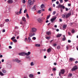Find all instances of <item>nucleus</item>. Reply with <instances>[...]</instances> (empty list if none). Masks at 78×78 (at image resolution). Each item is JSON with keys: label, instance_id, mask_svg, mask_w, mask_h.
Masks as SVG:
<instances>
[{"label": "nucleus", "instance_id": "obj_17", "mask_svg": "<svg viewBox=\"0 0 78 78\" xmlns=\"http://www.w3.org/2000/svg\"><path fill=\"white\" fill-rule=\"evenodd\" d=\"M48 53H50V52H51V48H49L47 50Z\"/></svg>", "mask_w": 78, "mask_h": 78}, {"label": "nucleus", "instance_id": "obj_20", "mask_svg": "<svg viewBox=\"0 0 78 78\" xmlns=\"http://www.w3.org/2000/svg\"><path fill=\"white\" fill-rule=\"evenodd\" d=\"M46 34L48 35H50V34H51V33H50V32H46Z\"/></svg>", "mask_w": 78, "mask_h": 78}, {"label": "nucleus", "instance_id": "obj_19", "mask_svg": "<svg viewBox=\"0 0 78 78\" xmlns=\"http://www.w3.org/2000/svg\"><path fill=\"white\" fill-rule=\"evenodd\" d=\"M41 8H44V7H45V5H44L43 4H42L41 5Z\"/></svg>", "mask_w": 78, "mask_h": 78}, {"label": "nucleus", "instance_id": "obj_41", "mask_svg": "<svg viewBox=\"0 0 78 78\" xmlns=\"http://www.w3.org/2000/svg\"><path fill=\"white\" fill-rule=\"evenodd\" d=\"M59 20L60 22L62 21V20L61 19H59Z\"/></svg>", "mask_w": 78, "mask_h": 78}, {"label": "nucleus", "instance_id": "obj_35", "mask_svg": "<svg viewBox=\"0 0 78 78\" xmlns=\"http://www.w3.org/2000/svg\"><path fill=\"white\" fill-rule=\"evenodd\" d=\"M30 65L31 66H33L34 65V63H33V62H31L30 63Z\"/></svg>", "mask_w": 78, "mask_h": 78}, {"label": "nucleus", "instance_id": "obj_33", "mask_svg": "<svg viewBox=\"0 0 78 78\" xmlns=\"http://www.w3.org/2000/svg\"><path fill=\"white\" fill-rule=\"evenodd\" d=\"M55 14H56V12L55 11H54L53 12V13H52L53 15H55Z\"/></svg>", "mask_w": 78, "mask_h": 78}, {"label": "nucleus", "instance_id": "obj_46", "mask_svg": "<svg viewBox=\"0 0 78 78\" xmlns=\"http://www.w3.org/2000/svg\"><path fill=\"white\" fill-rule=\"evenodd\" d=\"M25 2H26L25 0H23V3H25Z\"/></svg>", "mask_w": 78, "mask_h": 78}, {"label": "nucleus", "instance_id": "obj_21", "mask_svg": "<svg viewBox=\"0 0 78 78\" xmlns=\"http://www.w3.org/2000/svg\"><path fill=\"white\" fill-rule=\"evenodd\" d=\"M66 27H67V25H64L63 26V29H66Z\"/></svg>", "mask_w": 78, "mask_h": 78}, {"label": "nucleus", "instance_id": "obj_44", "mask_svg": "<svg viewBox=\"0 0 78 78\" xmlns=\"http://www.w3.org/2000/svg\"><path fill=\"white\" fill-rule=\"evenodd\" d=\"M27 37L25 38V39L24 40V41H27Z\"/></svg>", "mask_w": 78, "mask_h": 78}, {"label": "nucleus", "instance_id": "obj_2", "mask_svg": "<svg viewBox=\"0 0 78 78\" xmlns=\"http://www.w3.org/2000/svg\"><path fill=\"white\" fill-rule=\"evenodd\" d=\"M65 69H61V72L59 73V75L60 76H61V74H62V75H63V74H64V73H65Z\"/></svg>", "mask_w": 78, "mask_h": 78}, {"label": "nucleus", "instance_id": "obj_28", "mask_svg": "<svg viewBox=\"0 0 78 78\" xmlns=\"http://www.w3.org/2000/svg\"><path fill=\"white\" fill-rule=\"evenodd\" d=\"M41 10H38V13H39V14H41Z\"/></svg>", "mask_w": 78, "mask_h": 78}, {"label": "nucleus", "instance_id": "obj_5", "mask_svg": "<svg viewBox=\"0 0 78 78\" xmlns=\"http://www.w3.org/2000/svg\"><path fill=\"white\" fill-rule=\"evenodd\" d=\"M77 69H78V67H77V66H75L71 69V70L72 71H75V70H77Z\"/></svg>", "mask_w": 78, "mask_h": 78}, {"label": "nucleus", "instance_id": "obj_37", "mask_svg": "<svg viewBox=\"0 0 78 78\" xmlns=\"http://www.w3.org/2000/svg\"><path fill=\"white\" fill-rule=\"evenodd\" d=\"M72 33H75V30H73L72 31Z\"/></svg>", "mask_w": 78, "mask_h": 78}, {"label": "nucleus", "instance_id": "obj_11", "mask_svg": "<svg viewBox=\"0 0 78 78\" xmlns=\"http://www.w3.org/2000/svg\"><path fill=\"white\" fill-rule=\"evenodd\" d=\"M55 20H56V17H54L51 19V21L52 23H53Z\"/></svg>", "mask_w": 78, "mask_h": 78}, {"label": "nucleus", "instance_id": "obj_24", "mask_svg": "<svg viewBox=\"0 0 78 78\" xmlns=\"http://www.w3.org/2000/svg\"><path fill=\"white\" fill-rule=\"evenodd\" d=\"M13 42H14V43H16V42H17V40H16V39H14L12 40Z\"/></svg>", "mask_w": 78, "mask_h": 78}, {"label": "nucleus", "instance_id": "obj_15", "mask_svg": "<svg viewBox=\"0 0 78 78\" xmlns=\"http://www.w3.org/2000/svg\"><path fill=\"white\" fill-rule=\"evenodd\" d=\"M69 60H70V61H75V59L74 58H69Z\"/></svg>", "mask_w": 78, "mask_h": 78}, {"label": "nucleus", "instance_id": "obj_57", "mask_svg": "<svg viewBox=\"0 0 78 78\" xmlns=\"http://www.w3.org/2000/svg\"><path fill=\"white\" fill-rule=\"evenodd\" d=\"M35 2V0H33L32 2L33 3H34V2Z\"/></svg>", "mask_w": 78, "mask_h": 78}, {"label": "nucleus", "instance_id": "obj_43", "mask_svg": "<svg viewBox=\"0 0 78 78\" xmlns=\"http://www.w3.org/2000/svg\"><path fill=\"white\" fill-rule=\"evenodd\" d=\"M26 16L27 18H28V17H29V16H28V14H26Z\"/></svg>", "mask_w": 78, "mask_h": 78}, {"label": "nucleus", "instance_id": "obj_52", "mask_svg": "<svg viewBox=\"0 0 78 78\" xmlns=\"http://www.w3.org/2000/svg\"><path fill=\"white\" fill-rule=\"evenodd\" d=\"M54 64L55 66H56V65H57V63H56V62H55V63H54Z\"/></svg>", "mask_w": 78, "mask_h": 78}, {"label": "nucleus", "instance_id": "obj_7", "mask_svg": "<svg viewBox=\"0 0 78 78\" xmlns=\"http://www.w3.org/2000/svg\"><path fill=\"white\" fill-rule=\"evenodd\" d=\"M71 16V13H68L66 15V19H67L69 18L70 16Z\"/></svg>", "mask_w": 78, "mask_h": 78}, {"label": "nucleus", "instance_id": "obj_16", "mask_svg": "<svg viewBox=\"0 0 78 78\" xmlns=\"http://www.w3.org/2000/svg\"><path fill=\"white\" fill-rule=\"evenodd\" d=\"M22 19L23 21H24V22H26V19H25V17L23 16Z\"/></svg>", "mask_w": 78, "mask_h": 78}, {"label": "nucleus", "instance_id": "obj_34", "mask_svg": "<svg viewBox=\"0 0 78 78\" xmlns=\"http://www.w3.org/2000/svg\"><path fill=\"white\" fill-rule=\"evenodd\" d=\"M15 37H13L12 38H11V40H14V39H15Z\"/></svg>", "mask_w": 78, "mask_h": 78}, {"label": "nucleus", "instance_id": "obj_30", "mask_svg": "<svg viewBox=\"0 0 78 78\" xmlns=\"http://www.w3.org/2000/svg\"><path fill=\"white\" fill-rule=\"evenodd\" d=\"M2 72L3 73H6V70H2Z\"/></svg>", "mask_w": 78, "mask_h": 78}, {"label": "nucleus", "instance_id": "obj_40", "mask_svg": "<svg viewBox=\"0 0 78 78\" xmlns=\"http://www.w3.org/2000/svg\"><path fill=\"white\" fill-rule=\"evenodd\" d=\"M65 8V9H66V11H68L69 10V9H68V8Z\"/></svg>", "mask_w": 78, "mask_h": 78}, {"label": "nucleus", "instance_id": "obj_1", "mask_svg": "<svg viewBox=\"0 0 78 78\" xmlns=\"http://www.w3.org/2000/svg\"><path fill=\"white\" fill-rule=\"evenodd\" d=\"M30 54H31V52L30 51H29L28 53H25V52L20 53H19V55H20V56H25V55L29 56V55H30Z\"/></svg>", "mask_w": 78, "mask_h": 78}, {"label": "nucleus", "instance_id": "obj_56", "mask_svg": "<svg viewBox=\"0 0 78 78\" xmlns=\"http://www.w3.org/2000/svg\"><path fill=\"white\" fill-rule=\"evenodd\" d=\"M53 45L54 47H56V44H54Z\"/></svg>", "mask_w": 78, "mask_h": 78}, {"label": "nucleus", "instance_id": "obj_29", "mask_svg": "<svg viewBox=\"0 0 78 78\" xmlns=\"http://www.w3.org/2000/svg\"><path fill=\"white\" fill-rule=\"evenodd\" d=\"M30 78H32L33 76V75L31 74H30Z\"/></svg>", "mask_w": 78, "mask_h": 78}, {"label": "nucleus", "instance_id": "obj_8", "mask_svg": "<svg viewBox=\"0 0 78 78\" xmlns=\"http://www.w3.org/2000/svg\"><path fill=\"white\" fill-rule=\"evenodd\" d=\"M59 7L61 9V8H62V9H65V7L63 5H61L60 4H59Z\"/></svg>", "mask_w": 78, "mask_h": 78}, {"label": "nucleus", "instance_id": "obj_60", "mask_svg": "<svg viewBox=\"0 0 78 78\" xmlns=\"http://www.w3.org/2000/svg\"><path fill=\"white\" fill-rule=\"evenodd\" d=\"M49 22V21H48V20H47L46 21V23H48V22Z\"/></svg>", "mask_w": 78, "mask_h": 78}, {"label": "nucleus", "instance_id": "obj_32", "mask_svg": "<svg viewBox=\"0 0 78 78\" xmlns=\"http://www.w3.org/2000/svg\"><path fill=\"white\" fill-rule=\"evenodd\" d=\"M53 71H56V68H53L52 69Z\"/></svg>", "mask_w": 78, "mask_h": 78}, {"label": "nucleus", "instance_id": "obj_53", "mask_svg": "<svg viewBox=\"0 0 78 78\" xmlns=\"http://www.w3.org/2000/svg\"><path fill=\"white\" fill-rule=\"evenodd\" d=\"M68 42H69V43H70V42H71V41L70 40H69L68 41Z\"/></svg>", "mask_w": 78, "mask_h": 78}, {"label": "nucleus", "instance_id": "obj_42", "mask_svg": "<svg viewBox=\"0 0 78 78\" xmlns=\"http://www.w3.org/2000/svg\"><path fill=\"white\" fill-rule=\"evenodd\" d=\"M11 68V65H9V68L10 69V68Z\"/></svg>", "mask_w": 78, "mask_h": 78}, {"label": "nucleus", "instance_id": "obj_13", "mask_svg": "<svg viewBox=\"0 0 78 78\" xmlns=\"http://www.w3.org/2000/svg\"><path fill=\"white\" fill-rule=\"evenodd\" d=\"M14 61H15V62H18V63H19V62H20L21 61L20 60H19L17 58Z\"/></svg>", "mask_w": 78, "mask_h": 78}, {"label": "nucleus", "instance_id": "obj_39", "mask_svg": "<svg viewBox=\"0 0 78 78\" xmlns=\"http://www.w3.org/2000/svg\"><path fill=\"white\" fill-rule=\"evenodd\" d=\"M60 2L61 3H63V1H62V0H59Z\"/></svg>", "mask_w": 78, "mask_h": 78}, {"label": "nucleus", "instance_id": "obj_47", "mask_svg": "<svg viewBox=\"0 0 78 78\" xmlns=\"http://www.w3.org/2000/svg\"><path fill=\"white\" fill-rule=\"evenodd\" d=\"M61 36H62V34H59V37H61Z\"/></svg>", "mask_w": 78, "mask_h": 78}, {"label": "nucleus", "instance_id": "obj_12", "mask_svg": "<svg viewBox=\"0 0 78 78\" xmlns=\"http://www.w3.org/2000/svg\"><path fill=\"white\" fill-rule=\"evenodd\" d=\"M13 2V1H12V0H9L7 1V3L9 4H11V3H12Z\"/></svg>", "mask_w": 78, "mask_h": 78}, {"label": "nucleus", "instance_id": "obj_25", "mask_svg": "<svg viewBox=\"0 0 78 78\" xmlns=\"http://www.w3.org/2000/svg\"><path fill=\"white\" fill-rule=\"evenodd\" d=\"M5 22H9V20L8 19H6L5 20Z\"/></svg>", "mask_w": 78, "mask_h": 78}, {"label": "nucleus", "instance_id": "obj_59", "mask_svg": "<svg viewBox=\"0 0 78 78\" xmlns=\"http://www.w3.org/2000/svg\"><path fill=\"white\" fill-rule=\"evenodd\" d=\"M75 64H77L78 63V61H76L75 62Z\"/></svg>", "mask_w": 78, "mask_h": 78}, {"label": "nucleus", "instance_id": "obj_50", "mask_svg": "<svg viewBox=\"0 0 78 78\" xmlns=\"http://www.w3.org/2000/svg\"><path fill=\"white\" fill-rule=\"evenodd\" d=\"M26 11H27V9H26L24 10V13H26Z\"/></svg>", "mask_w": 78, "mask_h": 78}, {"label": "nucleus", "instance_id": "obj_64", "mask_svg": "<svg viewBox=\"0 0 78 78\" xmlns=\"http://www.w3.org/2000/svg\"><path fill=\"white\" fill-rule=\"evenodd\" d=\"M56 37H59V34H58L56 36Z\"/></svg>", "mask_w": 78, "mask_h": 78}, {"label": "nucleus", "instance_id": "obj_45", "mask_svg": "<svg viewBox=\"0 0 78 78\" xmlns=\"http://www.w3.org/2000/svg\"><path fill=\"white\" fill-rule=\"evenodd\" d=\"M45 11V9H43L41 10V11Z\"/></svg>", "mask_w": 78, "mask_h": 78}, {"label": "nucleus", "instance_id": "obj_6", "mask_svg": "<svg viewBox=\"0 0 78 78\" xmlns=\"http://www.w3.org/2000/svg\"><path fill=\"white\" fill-rule=\"evenodd\" d=\"M28 3H29V5H33L34 4V3L32 2L31 0H28Z\"/></svg>", "mask_w": 78, "mask_h": 78}, {"label": "nucleus", "instance_id": "obj_9", "mask_svg": "<svg viewBox=\"0 0 78 78\" xmlns=\"http://www.w3.org/2000/svg\"><path fill=\"white\" fill-rule=\"evenodd\" d=\"M22 9H20V11L19 12H18L16 13V14L17 15H19L20 14H22Z\"/></svg>", "mask_w": 78, "mask_h": 78}, {"label": "nucleus", "instance_id": "obj_38", "mask_svg": "<svg viewBox=\"0 0 78 78\" xmlns=\"http://www.w3.org/2000/svg\"><path fill=\"white\" fill-rule=\"evenodd\" d=\"M50 15H49V16H48L47 18V19H49V18H50Z\"/></svg>", "mask_w": 78, "mask_h": 78}, {"label": "nucleus", "instance_id": "obj_27", "mask_svg": "<svg viewBox=\"0 0 78 78\" xmlns=\"http://www.w3.org/2000/svg\"><path fill=\"white\" fill-rule=\"evenodd\" d=\"M66 39V37H63V38L62 39V41H64Z\"/></svg>", "mask_w": 78, "mask_h": 78}, {"label": "nucleus", "instance_id": "obj_61", "mask_svg": "<svg viewBox=\"0 0 78 78\" xmlns=\"http://www.w3.org/2000/svg\"><path fill=\"white\" fill-rule=\"evenodd\" d=\"M56 3L57 5H58V4H59V2H58V1L57 2H56Z\"/></svg>", "mask_w": 78, "mask_h": 78}, {"label": "nucleus", "instance_id": "obj_31", "mask_svg": "<svg viewBox=\"0 0 78 78\" xmlns=\"http://www.w3.org/2000/svg\"><path fill=\"white\" fill-rule=\"evenodd\" d=\"M32 39L33 40H36V38L35 37H32Z\"/></svg>", "mask_w": 78, "mask_h": 78}, {"label": "nucleus", "instance_id": "obj_55", "mask_svg": "<svg viewBox=\"0 0 78 78\" xmlns=\"http://www.w3.org/2000/svg\"><path fill=\"white\" fill-rule=\"evenodd\" d=\"M15 29H18L19 27H15Z\"/></svg>", "mask_w": 78, "mask_h": 78}, {"label": "nucleus", "instance_id": "obj_10", "mask_svg": "<svg viewBox=\"0 0 78 78\" xmlns=\"http://www.w3.org/2000/svg\"><path fill=\"white\" fill-rule=\"evenodd\" d=\"M30 41L32 42V40H31V38H30V37H28L27 39V42L30 43Z\"/></svg>", "mask_w": 78, "mask_h": 78}, {"label": "nucleus", "instance_id": "obj_62", "mask_svg": "<svg viewBox=\"0 0 78 78\" xmlns=\"http://www.w3.org/2000/svg\"><path fill=\"white\" fill-rule=\"evenodd\" d=\"M35 8H36V7L35 6V5L34 6L33 8V9H35Z\"/></svg>", "mask_w": 78, "mask_h": 78}, {"label": "nucleus", "instance_id": "obj_54", "mask_svg": "<svg viewBox=\"0 0 78 78\" xmlns=\"http://www.w3.org/2000/svg\"><path fill=\"white\" fill-rule=\"evenodd\" d=\"M5 29H4L3 30H2V32L3 33H5Z\"/></svg>", "mask_w": 78, "mask_h": 78}, {"label": "nucleus", "instance_id": "obj_48", "mask_svg": "<svg viewBox=\"0 0 78 78\" xmlns=\"http://www.w3.org/2000/svg\"><path fill=\"white\" fill-rule=\"evenodd\" d=\"M9 48H10V49L12 48V47H11V46H10L9 47Z\"/></svg>", "mask_w": 78, "mask_h": 78}, {"label": "nucleus", "instance_id": "obj_3", "mask_svg": "<svg viewBox=\"0 0 78 78\" xmlns=\"http://www.w3.org/2000/svg\"><path fill=\"white\" fill-rule=\"evenodd\" d=\"M37 31V29H36V28L34 27L32 28L30 30L31 32H32V33H36Z\"/></svg>", "mask_w": 78, "mask_h": 78}, {"label": "nucleus", "instance_id": "obj_18", "mask_svg": "<svg viewBox=\"0 0 78 78\" xmlns=\"http://www.w3.org/2000/svg\"><path fill=\"white\" fill-rule=\"evenodd\" d=\"M68 77H72V74L69 73L68 76Z\"/></svg>", "mask_w": 78, "mask_h": 78}, {"label": "nucleus", "instance_id": "obj_51", "mask_svg": "<svg viewBox=\"0 0 78 78\" xmlns=\"http://www.w3.org/2000/svg\"><path fill=\"white\" fill-rule=\"evenodd\" d=\"M10 44V45H12L13 44V42H11Z\"/></svg>", "mask_w": 78, "mask_h": 78}, {"label": "nucleus", "instance_id": "obj_22", "mask_svg": "<svg viewBox=\"0 0 78 78\" xmlns=\"http://www.w3.org/2000/svg\"><path fill=\"white\" fill-rule=\"evenodd\" d=\"M62 18H63V19L65 18H66V15L64 14H63L62 15Z\"/></svg>", "mask_w": 78, "mask_h": 78}, {"label": "nucleus", "instance_id": "obj_58", "mask_svg": "<svg viewBox=\"0 0 78 78\" xmlns=\"http://www.w3.org/2000/svg\"><path fill=\"white\" fill-rule=\"evenodd\" d=\"M68 5L69 6H71V4H69Z\"/></svg>", "mask_w": 78, "mask_h": 78}, {"label": "nucleus", "instance_id": "obj_36", "mask_svg": "<svg viewBox=\"0 0 78 78\" xmlns=\"http://www.w3.org/2000/svg\"><path fill=\"white\" fill-rule=\"evenodd\" d=\"M26 58L27 59H30V56H27L26 57Z\"/></svg>", "mask_w": 78, "mask_h": 78}, {"label": "nucleus", "instance_id": "obj_23", "mask_svg": "<svg viewBox=\"0 0 78 78\" xmlns=\"http://www.w3.org/2000/svg\"><path fill=\"white\" fill-rule=\"evenodd\" d=\"M36 47H41L40 44H35Z\"/></svg>", "mask_w": 78, "mask_h": 78}, {"label": "nucleus", "instance_id": "obj_14", "mask_svg": "<svg viewBox=\"0 0 78 78\" xmlns=\"http://www.w3.org/2000/svg\"><path fill=\"white\" fill-rule=\"evenodd\" d=\"M38 21V22L41 23L42 22V18H39V19H37Z\"/></svg>", "mask_w": 78, "mask_h": 78}, {"label": "nucleus", "instance_id": "obj_63", "mask_svg": "<svg viewBox=\"0 0 78 78\" xmlns=\"http://www.w3.org/2000/svg\"><path fill=\"white\" fill-rule=\"evenodd\" d=\"M49 9L50 11H51V8H50Z\"/></svg>", "mask_w": 78, "mask_h": 78}, {"label": "nucleus", "instance_id": "obj_4", "mask_svg": "<svg viewBox=\"0 0 78 78\" xmlns=\"http://www.w3.org/2000/svg\"><path fill=\"white\" fill-rule=\"evenodd\" d=\"M35 35H36L35 33L31 31L29 34V37H32V36H34Z\"/></svg>", "mask_w": 78, "mask_h": 78}, {"label": "nucleus", "instance_id": "obj_26", "mask_svg": "<svg viewBox=\"0 0 78 78\" xmlns=\"http://www.w3.org/2000/svg\"><path fill=\"white\" fill-rule=\"evenodd\" d=\"M0 75L2 76H3V75H4L3 73L2 72H0Z\"/></svg>", "mask_w": 78, "mask_h": 78}, {"label": "nucleus", "instance_id": "obj_49", "mask_svg": "<svg viewBox=\"0 0 78 78\" xmlns=\"http://www.w3.org/2000/svg\"><path fill=\"white\" fill-rule=\"evenodd\" d=\"M66 48L67 49V50H68V49H69V47H68V46H66Z\"/></svg>", "mask_w": 78, "mask_h": 78}]
</instances>
